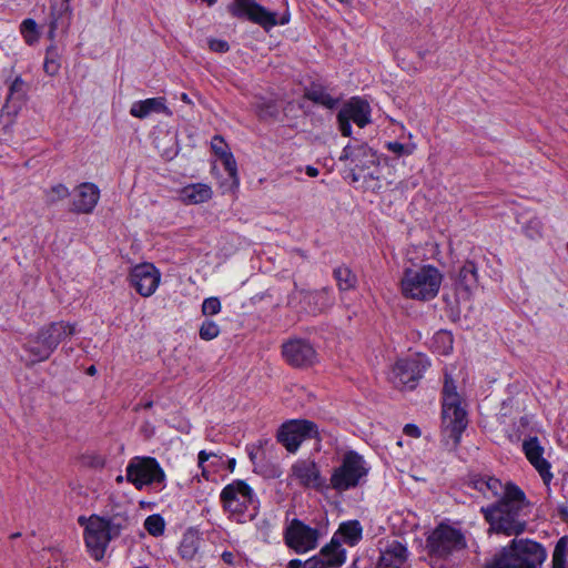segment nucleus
I'll return each instance as SVG.
<instances>
[{"instance_id":"nucleus-45","label":"nucleus","mask_w":568,"mask_h":568,"mask_svg":"<svg viewBox=\"0 0 568 568\" xmlns=\"http://www.w3.org/2000/svg\"><path fill=\"white\" fill-rule=\"evenodd\" d=\"M220 334L219 325L213 321H205L200 327V337L204 341H211Z\"/></svg>"},{"instance_id":"nucleus-57","label":"nucleus","mask_w":568,"mask_h":568,"mask_svg":"<svg viewBox=\"0 0 568 568\" xmlns=\"http://www.w3.org/2000/svg\"><path fill=\"white\" fill-rule=\"evenodd\" d=\"M181 100H182L183 102L187 103V104H191V103H192L191 99L189 98V95H187L186 93H182V94H181Z\"/></svg>"},{"instance_id":"nucleus-12","label":"nucleus","mask_w":568,"mask_h":568,"mask_svg":"<svg viewBox=\"0 0 568 568\" xmlns=\"http://www.w3.org/2000/svg\"><path fill=\"white\" fill-rule=\"evenodd\" d=\"M337 121L342 134L349 136L352 134L351 121L359 128H364L371 122V106L359 98H352L339 110Z\"/></svg>"},{"instance_id":"nucleus-34","label":"nucleus","mask_w":568,"mask_h":568,"mask_svg":"<svg viewBox=\"0 0 568 568\" xmlns=\"http://www.w3.org/2000/svg\"><path fill=\"white\" fill-rule=\"evenodd\" d=\"M568 537H561L554 549L552 554V568H568Z\"/></svg>"},{"instance_id":"nucleus-55","label":"nucleus","mask_w":568,"mask_h":568,"mask_svg":"<svg viewBox=\"0 0 568 568\" xmlns=\"http://www.w3.org/2000/svg\"><path fill=\"white\" fill-rule=\"evenodd\" d=\"M277 442L284 445V424L277 428L276 433Z\"/></svg>"},{"instance_id":"nucleus-17","label":"nucleus","mask_w":568,"mask_h":568,"mask_svg":"<svg viewBox=\"0 0 568 568\" xmlns=\"http://www.w3.org/2000/svg\"><path fill=\"white\" fill-rule=\"evenodd\" d=\"M160 281L161 273L151 263H142L131 268L130 283L143 297L153 295Z\"/></svg>"},{"instance_id":"nucleus-2","label":"nucleus","mask_w":568,"mask_h":568,"mask_svg":"<svg viewBox=\"0 0 568 568\" xmlns=\"http://www.w3.org/2000/svg\"><path fill=\"white\" fill-rule=\"evenodd\" d=\"M119 511L110 517L91 516L89 519L79 518L84 525L85 545L95 560H101L105 554L109 542L120 536L121 530L128 525L126 511L119 507Z\"/></svg>"},{"instance_id":"nucleus-6","label":"nucleus","mask_w":568,"mask_h":568,"mask_svg":"<svg viewBox=\"0 0 568 568\" xmlns=\"http://www.w3.org/2000/svg\"><path fill=\"white\" fill-rule=\"evenodd\" d=\"M368 473L369 466L362 455L354 450L346 452L341 464L332 471L329 486L338 493L349 490L365 481Z\"/></svg>"},{"instance_id":"nucleus-47","label":"nucleus","mask_w":568,"mask_h":568,"mask_svg":"<svg viewBox=\"0 0 568 568\" xmlns=\"http://www.w3.org/2000/svg\"><path fill=\"white\" fill-rule=\"evenodd\" d=\"M221 311V302L217 297L205 298L202 304L204 315H215Z\"/></svg>"},{"instance_id":"nucleus-31","label":"nucleus","mask_w":568,"mask_h":568,"mask_svg":"<svg viewBox=\"0 0 568 568\" xmlns=\"http://www.w3.org/2000/svg\"><path fill=\"white\" fill-rule=\"evenodd\" d=\"M333 275L341 291L353 290L357 284L356 275L345 265L336 267Z\"/></svg>"},{"instance_id":"nucleus-5","label":"nucleus","mask_w":568,"mask_h":568,"mask_svg":"<svg viewBox=\"0 0 568 568\" xmlns=\"http://www.w3.org/2000/svg\"><path fill=\"white\" fill-rule=\"evenodd\" d=\"M442 404V443L448 450H455L468 425L465 403L459 393H444Z\"/></svg>"},{"instance_id":"nucleus-56","label":"nucleus","mask_w":568,"mask_h":568,"mask_svg":"<svg viewBox=\"0 0 568 568\" xmlns=\"http://www.w3.org/2000/svg\"><path fill=\"white\" fill-rule=\"evenodd\" d=\"M306 174L311 178H315L318 175V170L314 166L308 165L306 166Z\"/></svg>"},{"instance_id":"nucleus-16","label":"nucleus","mask_w":568,"mask_h":568,"mask_svg":"<svg viewBox=\"0 0 568 568\" xmlns=\"http://www.w3.org/2000/svg\"><path fill=\"white\" fill-rule=\"evenodd\" d=\"M318 439V427L308 419L286 420V452L295 454L302 443L308 439Z\"/></svg>"},{"instance_id":"nucleus-59","label":"nucleus","mask_w":568,"mask_h":568,"mask_svg":"<svg viewBox=\"0 0 568 568\" xmlns=\"http://www.w3.org/2000/svg\"><path fill=\"white\" fill-rule=\"evenodd\" d=\"M95 372H97V368H95V366H93V365H92V366H90V367L87 369V373H88L89 375H94V374H95Z\"/></svg>"},{"instance_id":"nucleus-26","label":"nucleus","mask_w":568,"mask_h":568,"mask_svg":"<svg viewBox=\"0 0 568 568\" xmlns=\"http://www.w3.org/2000/svg\"><path fill=\"white\" fill-rule=\"evenodd\" d=\"M212 189L207 184L195 183L184 186L180 192V199L184 204H200L212 197Z\"/></svg>"},{"instance_id":"nucleus-18","label":"nucleus","mask_w":568,"mask_h":568,"mask_svg":"<svg viewBox=\"0 0 568 568\" xmlns=\"http://www.w3.org/2000/svg\"><path fill=\"white\" fill-rule=\"evenodd\" d=\"M233 12L235 16L246 17L265 29L277 23L275 13L265 10L255 0H234Z\"/></svg>"},{"instance_id":"nucleus-58","label":"nucleus","mask_w":568,"mask_h":568,"mask_svg":"<svg viewBox=\"0 0 568 568\" xmlns=\"http://www.w3.org/2000/svg\"><path fill=\"white\" fill-rule=\"evenodd\" d=\"M261 455H262V457H263L264 459H265V458H271V457H272L271 453H270V452H267V450H266V449H264V448L261 450Z\"/></svg>"},{"instance_id":"nucleus-14","label":"nucleus","mask_w":568,"mask_h":568,"mask_svg":"<svg viewBox=\"0 0 568 568\" xmlns=\"http://www.w3.org/2000/svg\"><path fill=\"white\" fill-rule=\"evenodd\" d=\"M339 160L351 161V164L354 165L352 169V178L354 182L358 181V175L355 172L356 170L366 171L377 165L379 162L376 152L364 143L346 145L339 155Z\"/></svg>"},{"instance_id":"nucleus-8","label":"nucleus","mask_w":568,"mask_h":568,"mask_svg":"<svg viewBox=\"0 0 568 568\" xmlns=\"http://www.w3.org/2000/svg\"><path fill=\"white\" fill-rule=\"evenodd\" d=\"M429 365L427 356L422 354L398 359L393 366L388 379L394 387H408L413 389L417 386V381L422 378L423 373Z\"/></svg>"},{"instance_id":"nucleus-49","label":"nucleus","mask_w":568,"mask_h":568,"mask_svg":"<svg viewBox=\"0 0 568 568\" xmlns=\"http://www.w3.org/2000/svg\"><path fill=\"white\" fill-rule=\"evenodd\" d=\"M386 149L392 153L396 154L397 156L409 155L413 153V148H409L408 145H405L396 141L387 142Z\"/></svg>"},{"instance_id":"nucleus-27","label":"nucleus","mask_w":568,"mask_h":568,"mask_svg":"<svg viewBox=\"0 0 568 568\" xmlns=\"http://www.w3.org/2000/svg\"><path fill=\"white\" fill-rule=\"evenodd\" d=\"M321 556L324 557L327 568H338L346 560V550L342 547L337 537H332L329 544L322 548Z\"/></svg>"},{"instance_id":"nucleus-20","label":"nucleus","mask_w":568,"mask_h":568,"mask_svg":"<svg viewBox=\"0 0 568 568\" xmlns=\"http://www.w3.org/2000/svg\"><path fill=\"white\" fill-rule=\"evenodd\" d=\"M408 558V550L398 540H388L381 545L376 568H403Z\"/></svg>"},{"instance_id":"nucleus-1","label":"nucleus","mask_w":568,"mask_h":568,"mask_svg":"<svg viewBox=\"0 0 568 568\" xmlns=\"http://www.w3.org/2000/svg\"><path fill=\"white\" fill-rule=\"evenodd\" d=\"M469 486L488 500L497 499L495 504L481 507V513L490 525L489 531L517 536L525 530L524 517L529 511V503L517 485L503 484L500 479L489 475H475L470 478Z\"/></svg>"},{"instance_id":"nucleus-42","label":"nucleus","mask_w":568,"mask_h":568,"mask_svg":"<svg viewBox=\"0 0 568 568\" xmlns=\"http://www.w3.org/2000/svg\"><path fill=\"white\" fill-rule=\"evenodd\" d=\"M257 114L261 119L273 118L278 113V109L273 100L261 99L256 104Z\"/></svg>"},{"instance_id":"nucleus-51","label":"nucleus","mask_w":568,"mask_h":568,"mask_svg":"<svg viewBox=\"0 0 568 568\" xmlns=\"http://www.w3.org/2000/svg\"><path fill=\"white\" fill-rule=\"evenodd\" d=\"M209 47L212 51H215V52H226L229 50L227 42H225L223 40H216V39L210 40Z\"/></svg>"},{"instance_id":"nucleus-25","label":"nucleus","mask_w":568,"mask_h":568,"mask_svg":"<svg viewBox=\"0 0 568 568\" xmlns=\"http://www.w3.org/2000/svg\"><path fill=\"white\" fill-rule=\"evenodd\" d=\"M27 92L28 83L21 77H17L9 88V94L3 108L8 112L17 113L26 100Z\"/></svg>"},{"instance_id":"nucleus-60","label":"nucleus","mask_w":568,"mask_h":568,"mask_svg":"<svg viewBox=\"0 0 568 568\" xmlns=\"http://www.w3.org/2000/svg\"><path fill=\"white\" fill-rule=\"evenodd\" d=\"M234 466H235V459H231V460L229 462V468H230L231 470H233V469H234Z\"/></svg>"},{"instance_id":"nucleus-30","label":"nucleus","mask_w":568,"mask_h":568,"mask_svg":"<svg viewBox=\"0 0 568 568\" xmlns=\"http://www.w3.org/2000/svg\"><path fill=\"white\" fill-rule=\"evenodd\" d=\"M28 351L30 355L32 356L33 362H40L49 358V356L52 354V349L50 345H48L44 342V338L40 333L31 339L28 344Z\"/></svg>"},{"instance_id":"nucleus-3","label":"nucleus","mask_w":568,"mask_h":568,"mask_svg":"<svg viewBox=\"0 0 568 568\" xmlns=\"http://www.w3.org/2000/svg\"><path fill=\"white\" fill-rule=\"evenodd\" d=\"M546 558L547 551L540 544L513 539L486 564V568H541Z\"/></svg>"},{"instance_id":"nucleus-21","label":"nucleus","mask_w":568,"mask_h":568,"mask_svg":"<svg viewBox=\"0 0 568 568\" xmlns=\"http://www.w3.org/2000/svg\"><path fill=\"white\" fill-rule=\"evenodd\" d=\"M100 199V191L93 183H82L74 190L72 211L88 214L93 211Z\"/></svg>"},{"instance_id":"nucleus-4","label":"nucleus","mask_w":568,"mask_h":568,"mask_svg":"<svg viewBox=\"0 0 568 568\" xmlns=\"http://www.w3.org/2000/svg\"><path fill=\"white\" fill-rule=\"evenodd\" d=\"M443 274L433 265H422L404 271L400 278V292L406 298L429 301L437 296Z\"/></svg>"},{"instance_id":"nucleus-23","label":"nucleus","mask_w":568,"mask_h":568,"mask_svg":"<svg viewBox=\"0 0 568 568\" xmlns=\"http://www.w3.org/2000/svg\"><path fill=\"white\" fill-rule=\"evenodd\" d=\"M75 325L64 322L52 323L47 327H43L39 333L44 338V342L50 345L51 349L54 351L57 346L68 336L75 333Z\"/></svg>"},{"instance_id":"nucleus-36","label":"nucleus","mask_w":568,"mask_h":568,"mask_svg":"<svg viewBox=\"0 0 568 568\" xmlns=\"http://www.w3.org/2000/svg\"><path fill=\"white\" fill-rule=\"evenodd\" d=\"M477 282V268L473 262H466L459 271V283L469 290Z\"/></svg>"},{"instance_id":"nucleus-41","label":"nucleus","mask_w":568,"mask_h":568,"mask_svg":"<svg viewBox=\"0 0 568 568\" xmlns=\"http://www.w3.org/2000/svg\"><path fill=\"white\" fill-rule=\"evenodd\" d=\"M258 455H260L258 452L250 453V458H251L252 463L254 464L256 471L263 474L266 477H274V476H278L281 474L278 465L277 466H274V465L267 466V465H264L262 462L257 463L256 459L258 458Z\"/></svg>"},{"instance_id":"nucleus-24","label":"nucleus","mask_w":568,"mask_h":568,"mask_svg":"<svg viewBox=\"0 0 568 568\" xmlns=\"http://www.w3.org/2000/svg\"><path fill=\"white\" fill-rule=\"evenodd\" d=\"M164 113L166 115H172L171 110L165 105L164 98H151L143 101H138L132 104L130 113L131 115L144 119L151 113Z\"/></svg>"},{"instance_id":"nucleus-28","label":"nucleus","mask_w":568,"mask_h":568,"mask_svg":"<svg viewBox=\"0 0 568 568\" xmlns=\"http://www.w3.org/2000/svg\"><path fill=\"white\" fill-rule=\"evenodd\" d=\"M333 537H337L341 541L349 546L357 545L363 537V528L358 520H348L339 525Z\"/></svg>"},{"instance_id":"nucleus-52","label":"nucleus","mask_w":568,"mask_h":568,"mask_svg":"<svg viewBox=\"0 0 568 568\" xmlns=\"http://www.w3.org/2000/svg\"><path fill=\"white\" fill-rule=\"evenodd\" d=\"M404 434L413 438H418L422 435L420 429L415 424H406Z\"/></svg>"},{"instance_id":"nucleus-19","label":"nucleus","mask_w":568,"mask_h":568,"mask_svg":"<svg viewBox=\"0 0 568 568\" xmlns=\"http://www.w3.org/2000/svg\"><path fill=\"white\" fill-rule=\"evenodd\" d=\"M523 450L529 463L540 475L545 485H549L552 480L550 464L544 458V447L537 437H529L523 442Z\"/></svg>"},{"instance_id":"nucleus-61","label":"nucleus","mask_w":568,"mask_h":568,"mask_svg":"<svg viewBox=\"0 0 568 568\" xmlns=\"http://www.w3.org/2000/svg\"><path fill=\"white\" fill-rule=\"evenodd\" d=\"M124 477L122 475H119L116 478H115V481L118 484H121L123 481Z\"/></svg>"},{"instance_id":"nucleus-13","label":"nucleus","mask_w":568,"mask_h":568,"mask_svg":"<svg viewBox=\"0 0 568 568\" xmlns=\"http://www.w3.org/2000/svg\"><path fill=\"white\" fill-rule=\"evenodd\" d=\"M298 302L301 308L311 314L323 313L334 304V296L331 287H323L314 291H296L292 295V302Z\"/></svg>"},{"instance_id":"nucleus-35","label":"nucleus","mask_w":568,"mask_h":568,"mask_svg":"<svg viewBox=\"0 0 568 568\" xmlns=\"http://www.w3.org/2000/svg\"><path fill=\"white\" fill-rule=\"evenodd\" d=\"M60 55L55 45H50L47 49L45 60L43 63V70L49 75H55L60 69Z\"/></svg>"},{"instance_id":"nucleus-40","label":"nucleus","mask_w":568,"mask_h":568,"mask_svg":"<svg viewBox=\"0 0 568 568\" xmlns=\"http://www.w3.org/2000/svg\"><path fill=\"white\" fill-rule=\"evenodd\" d=\"M69 189L63 184H57L45 191V202L50 205L69 196Z\"/></svg>"},{"instance_id":"nucleus-54","label":"nucleus","mask_w":568,"mask_h":568,"mask_svg":"<svg viewBox=\"0 0 568 568\" xmlns=\"http://www.w3.org/2000/svg\"><path fill=\"white\" fill-rule=\"evenodd\" d=\"M222 559L225 564L232 565L234 562V555L230 551H224L222 554Z\"/></svg>"},{"instance_id":"nucleus-46","label":"nucleus","mask_w":568,"mask_h":568,"mask_svg":"<svg viewBox=\"0 0 568 568\" xmlns=\"http://www.w3.org/2000/svg\"><path fill=\"white\" fill-rule=\"evenodd\" d=\"M526 235L530 239H538L541 236L542 223L539 219L534 217L529 220L525 226Z\"/></svg>"},{"instance_id":"nucleus-10","label":"nucleus","mask_w":568,"mask_h":568,"mask_svg":"<svg viewBox=\"0 0 568 568\" xmlns=\"http://www.w3.org/2000/svg\"><path fill=\"white\" fill-rule=\"evenodd\" d=\"M288 480L304 489L323 490L328 487L318 464L310 457L296 459L291 465Z\"/></svg>"},{"instance_id":"nucleus-7","label":"nucleus","mask_w":568,"mask_h":568,"mask_svg":"<svg viewBox=\"0 0 568 568\" xmlns=\"http://www.w3.org/2000/svg\"><path fill=\"white\" fill-rule=\"evenodd\" d=\"M427 547L432 555L447 559L466 549V536L459 528L440 524L428 536Z\"/></svg>"},{"instance_id":"nucleus-9","label":"nucleus","mask_w":568,"mask_h":568,"mask_svg":"<svg viewBox=\"0 0 568 568\" xmlns=\"http://www.w3.org/2000/svg\"><path fill=\"white\" fill-rule=\"evenodd\" d=\"M125 473V479L136 489L163 483L165 479L163 469L153 457H133L129 462Z\"/></svg>"},{"instance_id":"nucleus-48","label":"nucleus","mask_w":568,"mask_h":568,"mask_svg":"<svg viewBox=\"0 0 568 568\" xmlns=\"http://www.w3.org/2000/svg\"><path fill=\"white\" fill-rule=\"evenodd\" d=\"M456 368H452L450 371L445 372V379H444V389L446 392L449 390H456L458 387H465L464 384H462L458 378H455L454 371Z\"/></svg>"},{"instance_id":"nucleus-39","label":"nucleus","mask_w":568,"mask_h":568,"mask_svg":"<svg viewBox=\"0 0 568 568\" xmlns=\"http://www.w3.org/2000/svg\"><path fill=\"white\" fill-rule=\"evenodd\" d=\"M21 33L26 40V42L30 45L34 44L39 40V33L37 23L32 19H26L21 23Z\"/></svg>"},{"instance_id":"nucleus-43","label":"nucleus","mask_w":568,"mask_h":568,"mask_svg":"<svg viewBox=\"0 0 568 568\" xmlns=\"http://www.w3.org/2000/svg\"><path fill=\"white\" fill-rule=\"evenodd\" d=\"M286 568H327L324 559H321L317 556L310 558L308 560L302 562L298 559H292L286 565Z\"/></svg>"},{"instance_id":"nucleus-15","label":"nucleus","mask_w":568,"mask_h":568,"mask_svg":"<svg viewBox=\"0 0 568 568\" xmlns=\"http://www.w3.org/2000/svg\"><path fill=\"white\" fill-rule=\"evenodd\" d=\"M221 501L226 511L242 514L252 501V489L243 480H234L221 493Z\"/></svg>"},{"instance_id":"nucleus-33","label":"nucleus","mask_w":568,"mask_h":568,"mask_svg":"<svg viewBox=\"0 0 568 568\" xmlns=\"http://www.w3.org/2000/svg\"><path fill=\"white\" fill-rule=\"evenodd\" d=\"M454 344V338L450 332L448 331H438L433 337V347L434 349L442 354L447 355L452 352Z\"/></svg>"},{"instance_id":"nucleus-44","label":"nucleus","mask_w":568,"mask_h":568,"mask_svg":"<svg viewBox=\"0 0 568 568\" xmlns=\"http://www.w3.org/2000/svg\"><path fill=\"white\" fill-rule=\"evenodd\" d=\"M223 161V165L229 173L230 178L232 179V183L234 187L239 186V175H237V168L236 162L231 153H226L223 156H221Z\"/></svg>"},{"instance_id":"nucleus-11","label":"nucleus","mask_w":568,"mask_h":568,"mask_svg":"<svg viewBox=\"0 0 568 568\" xmlns=\"http://www.w3.org/2000/svg\"><path fill=\"white\" fill-rule=\"evenodd\" d=\"M321 534L317 528L305 525L294 519L286 527V546L297 554H304L315 549Z\"/></svg>"},{"instance_id":"nucleus-37","label":"nucleus","mask_w":568,"mask_h":568,"mask_svg":"<svg viewBox=\"0 0 568 568\" xmlns=\"http://www.w3.org/2000/svg\"><path fill=\"white\" fill-rule=\"evenodd\" d=\"M51 9H52L51 21H50V29L48 32V37H49V39L53 40L55 37V30L58 29V26H59V19L61 17L62 12H67L69 14L71 13L70 0H63L59 11L55 10L53 4L51 6Z\"/></svg>"},{"instance_id":"nucleus-29","label":"nucleus","mask_w":568,"mask_h":568,"mask_svg":"<svg viewBox=\"0 0 568 568\" xmlns=\"http://www.w3.org/2000/svg\"><path fill=\"white\" fill-rule=\"evenodd\" d=\"M202 538L196 530L189 529L180 544V555L185 560H194L200 551Z\"/></svg>"},{"instance_id":"nucleus-38","label":"nucleus","mask_w":568,"mask_h":568,"mask_svg":"<svg viewBox=\"0 0 568 568\" xmlns=\"http://www.w3.org/2000/svg\"><path fill=\"white\" fill-rule=\"evenodd\" d=\"M165 523L160 515H151L144 521L145 530L154 536H161L164 532Z\"/></svg>"},{"instance_id":"nucleus-50","label":"nucleus","mask_w":568,"mask_h":568,"mask_svg":"<svg viewBox=\"0 0 568 568\" xmlns=\"http://www.w3.org/2000/svg\"><path fill=\"white\" fill-rule=\"evenodd\" d=\"M211 148L214 151V153L216 155H219L220 158L226 153H230L227 151V145L225 144L224 140L219 135H216L212 139Z\"/></svg>"},{"instance_id":"nucleus-53","label":"nucleus","mask_w":568,"mask_h":568,"mask_svg":"<svg viewBox=\"0 0 568 568\" xmlns=\"http://www.w3.org/2000/svg\"><path fill=\"white\" fill-rule=\"evenodd\" d=\"M211 456H215L214 453H206L205 450H201L199 453V466L202 467L203 464L211 457Z\"/></svg>"},{"instance_id":"nucleus-32","label":"nucleus","mask_w":568,"mask_h":568,"mask_svg":"<svg viewBox=\"0 0 568 568\" xmlns=\"http://www.w3.org/2000/svg\"><path fill=\"white\" fill-rule=\"evenodd\" d=\"M306 98L315 103L322 104L327 109H333L337 104V100L331 97L323 88L313 87L305 93Z\"/></svg>"},{"instance_id":"nucleus-22","label":"nucleus","mask_w":568,"mask_h":568,"mask_svg":"<svg viewBox=\"0 0 568 568\" xmlns=\"http://www.w3.org/2000/svg\"><path fill=\"white\" fill-rule=\"evenodd\" d=\"M316 361L313 346L303 339H293L286 343V362L296 367H306Z\"/></svg>"}]
</instances>
